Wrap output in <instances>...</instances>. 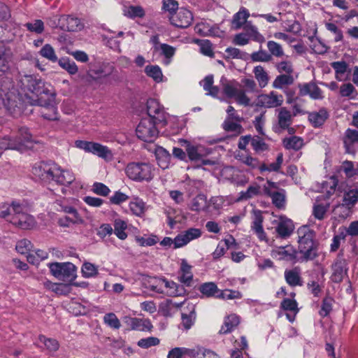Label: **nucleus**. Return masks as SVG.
Segmentation results:
<instances>
[{
	"label": "nucleus",
	"mask_w": 358,
	"mask_h": 358,
	"mask_svg": "<svg viewBox=\"0 0 358 358\" xmlns=\"http://www.w3.org/2000/svg\"><path fill=\"white\" fill-rule=\"evenodd\" d=\"M259 185H250L245 192H241L238 200H247L259 194Z\"/></svg>",
	"instance_id": "e2e57ef3"
},
{
	"label": "nucleus",
	"mask_w": 358,
	"mask_h": 358,
	"mask_svg": "<svg viewBox=\"0 0 358 358\" xmlns=\"http://www.w3.org/2000/svg\"><path fill=\"white\" fill-rule=\"evenodd\" d=\"M253 73L261 88L265 87L268 85L269 76L263 66L260 65L255 66L253 69Z\"/></svg>",
	"instance_id": "ea45409f"
},
{
	"label": "nucleus",
	"mask_w": 358,
	"mask_h": 358,
	"mask_svg": "<svg viewBox=\"0 0 358 358\" xmlns=\"http://www.w3.org/2000/svg\"><path fill=\"white\" fill-rule=\"evenodd\" d=\"M282 162L283 155L282 153H279L277 156L276 161L275 162L271 163L268 166L264 164L261 167V170L268 171H278L281 167Z\"/></svg>",
	"instance_id": "69168bd1"
},
{
	"label": "nucleus",
	"mask_w": 358,
	"mask_h": 358,
	"mask_svg": "<svg viewBox=\"0 0 358 358\" xmlns=\"http://www.w3.org/2000/svg\"><path fill=\"white\" fill-rule=\"evenodd\" d=\"M81 270L85 278H92L98 274V267L90 262L84 263Z\"/></svg>",
	"instance_id": "bf43d9fd"
},
{
	"label": "nucleus",
	"mask_w": 358,
	"mask_h": 358,
	"mask_svg": "<svg viewBox=\"0 0 358 358\" xmlns=\"http://www.w3.org/2000/svg\"><path fill=\"white\" fill-rule=\"evenodd\" d=\"M20 83H22V88L24 91L27 90L31 92L35 97H31L27 94L23 97L22 94L17 92L8 80H4L1 85V90L2 92H4L3 102L5 108L13 117H16L21 113L23 103H28L27 97L38 99L41 98L42 96H41L43 94L52 95L48 87L45 86V83L36 76L24 75L20 78Z\"/></svg>",
	"instance_id": "f257e3e1"
},
{
	"label": "nucleus",
	"mask_w": 358,
	"mask_h": 358,
	"mask_svg": "<svg viewBox=\"0 0 358 358\" xmlns=\"http://www.w3.org/2000/svg\"><path fill=\"white\" fill-rule=\"evenodd\" d=\"M146 75L152 78L155 82L162 81L163 74L161 69L157 65H148L145 68Z\"/></svg>",
	"instance_id": "49530a36"
},
{
	"label": "nucleus",
	"mask_w": 358,
	"mask_h": 358,
	"mask_svg": "<svg viewBox=\"0 0 358 358\" xmlns=\"http://www.w3.org/2000/svg\"><path fill=\"white\" fill-rule=\"evenodd\" d=\"M213 76L208 75L201 81L203 90L206 92L207 95L217 96L219 93V89L217 86L213 85Z\"/></svg>",
	"instance_id": "37998d69"
},
{
	"label": "nucleus",
	"mask_w": 358,
	"mask_h": 358,
	"mask_svg": "<svg viewBox=\"0 0 358 358\" xmlns=\"http://www.w3.org/2000/svg\"><path fill=\"white\" fill-rule=\"evenodd\" d=\"M20 143H16L13 138L4 136L0 137V150H5L7 149L19 150Z\"/></svg>",
	"instance_id": "6e6d98bb"
},
{
	"label": "nucleus",
	"mask_w": 358,
	"mask_h": 358,
	"mask_svg": "<svg viewBox=\"0 0 358 358\" xmlns=\"http://www.w3.org/2000/svg\"><path fill=\"white\" fill-rule=\"evenodd\" d=\"M280 308L284 310L293 312L294 315L299 312L298 303L294 299H284L280 303Z\"/></svg>",
	"instance_id": "13d9d810"
},
{
	"label": "nucleus",
	"mask_w": 358,
	"mask_h": 358,
	"mask_svg": "<svg viewBox=\"0 0 358 358\" xmlns=\"http://www.w3.org/2000/svg\"><path fill=\"white\" fill-rule=\"evenodd\" d=\"M298 252L302 255L301 261L308 262L318 257L319 243L315 239V232L306 226L299 228Z\"/></svg>",
	"instance_id": "7ed1b4c3"
},
{
	"label": "nucleus",
	"mask_w": 358,
	"mask_h": 358,
	"mask_svg": "<svg viewBox=\"0 0 358 358\" xmlns=\"http://www.w3.org/2000/svg\"><path fill=\"white\" fill-rule=\"evenodd\" d=\"M268 186H264V194L271 197L272 203L278 209H282L285 206L286 203V192L283 189H280L279 191L273 190L277 189V185L271 181L267 182Z\"/></svg>",
	"instance_id": "4468645a"
},
{
	"label": "nucleus",
	"mask_w": 358,
	"mask_h": 358,
	"mask_svg": "<svg viewBox=\"0 0 358 358\" xmlns=\"http://www.w3.org/2000/svg\"><path fill=\"white\" fill-rule=\"evenodd\" d=\"M202 234L201 230L197 228H189L179 234L174 238V248L186 245L191 241L199 238Z\"/></svg>",
	"instance_id": "aec40b11"
},
{
	"label": "nucleus",
	"mask_w": 358,
	"mask_h": 358,
	"mask_svg": "<svg viewBox=\"0 0 358 358\" xmlns=\"http://www.w3.org/2000/svg\"><path fill=\"white\" fill-rule=\"evenodd\" d=\"M150 289L157 293H166L170 296H182L185 289L182 285L166 278H154L150 282Z\"/></svg>",
	"instance_id": "39448f33"
},
{
	"label": "nucleus",
	"mask_w": 358,
	"mask_h": 358,
	"mask_svg": "<svg viewBox=\"0 0 358 358\" xmlns=\"http://www.w3.org/2000/svg\"><path fill=\"white\" fill-rule=\"evenodd\" d=\"M147 111L149 116L148 118H150L155 123L166 124V113L157 100L149 99L147 101Z\"/></svg>",
	"instance_id": "2eb2a0df"
},
{
	"label": "nucleus",
	"mask_w": 358,
	"mask_h": 358,
	"mask_svg": "<svg viewBox=\"0 0 358 358\" xmlns=\"http://www.w3.org/2000/svg\"><path fill=\"white\" fill-rule=\"evenodd\" d=\"M124 14L129 18L143 17L145 15V11L140 6H130L124 10Z\"/></svg>",
	"instance_id": "3c124183"
},
{
	"label": "nucleus",
	"mask_w": 358,
	"mask_h": 358,
	"mask_svg": "<svg viewBox=\"0 0 358 358\" xmlns=\"http://www.w3.org/2000/svg\"><path fill=\"white\" fill-rule=\"evenodd\" d=\"M299 94L308 95L312 99L321 100L324 99L322 90L313 82L299 85Z\"/></svg>",
	"instance_id": "b1692460"
},
{
	"label": "nucleus",
	"mask_w": 358,
	"mask_h": 358,
	"mask_svg": "<svg viewBox=\"0 0 358 358\" xmlns=\"http://www.w3.org/2000/svg\"><path fill=\"white\" fill-rule=\"evenodd\" d=\"M343 144L345 152L355 154L358 150V130L348 129L344 134Z\"/></svg>",
	"instance_id": "412c9836"
},
{
	"label": "nucleus",
	"mask_w": 358,
	"mask_h": 358,
	"mask_svg": "<svg viewBox=\"0 0 358 358\" xmlns=\"http://www.w3.org/2000/svg\"><path fill=\"white\" fill-rule=\"evenodd\" d=\"M32 173L45 183L69 186L74 180L73 173L64 170L53 162H40L34 164Z\"/></svg>",
	"instance_id": "f03ea898"
},
{
	"label": "nucleus",
	"mask_w": 358,
	"mask_h": 358,
	"mask_svg": "<svg viewBox=\"0 0 358 358\" xmlns=\"http://www.w3.org/2000/svg\"><path fill=\"white\" fill-rule=\"evenodd\" d=\"M358 201V189L357 187H349L345 189L343 203L337 205L334 211L336 214L338 211L343 210V214L340 217L345 218L349 214L350 209L352 208Z\"/></svg>",
	"instance_id": "9b49d317"
},
{
	"label": "nucleus",
	"mask_w": 358,
	"mask_h": 358,
	"mask_svg": "<svg viewBox=\"0 0 358 358\" xmlns=\"http://www.w3.org/2000/svg\"><path fill=\"white\" fill-rule=\"evenodd\" d=\"M341 170L343 171L347 178H352L356 176L355 165L351 161H344L341 166Z\"/></svg>",
	"instance_id": "680f3d73"
},
{
	"label": "nucleus",
	"mask_w": 358,
	"mask_h": 358,
	"mask_svg": "<svg viewBox=\"0 0 358 358\" xmlns=\"http://www.w3.org/2000/svg\"><path fill=\"white\" fill-rule=\"evenodd\" d=\"M199 291L202 294V297L206 298H219L220 294V290L217 285L213 282L201 284L199 287Z\"/></svg>",
	"instance_id": "c9c22d12"
},
{
	"label": "nucleus",
	"mask_w": 358,
	"mask_h": 358,
	"mask_svg": "<svg viewBox=\"0 0 358 358\" xmlns=\"http://www.w3.org/2000/svg\"><path fill=\"white\" fill-rule=\"evenodd\" d=\"M195 305L188 303L181 314L182 324L185 329H189L196 319Z\"/></svg>",
	"instance_id": "c756f323"
},
{
	"label": "nucleus",
	"mask_w": 358,
	"mask_h": 358,
	"mask_svg": "<svg viewBox=\"0 0 358 358\" xmlns=\"http://www.w3.org/2000/svg\"><path fill=\"white\" fill-rule=\"evenodd\" d=\"M277 123L273 126L275 132H280L288 128L293 122L296 113H292L286 107H281L277 110Z\"/></svg>",
	"instance_id": "a211bd4d"
},
{
	"label": "nucleus",
	"mask_w": 358,
	"mask_h": 358,
	"mask_svg": "<svg viewBox=\"0 0 358 358\" xmlns=\"http://www.w3.org/2000/svg\"><path fill=\"white\" fill-rule=\"evenodd\" d=\"M39 341L44 344L45 347L49 351H57L59 349V345L57 340L53 338H46L45 336H39Z\"/></svg>",
	"instance_id": "052dcab7"
},
{
	"label": "nucleus",
	"mask_w": 358,
	"mask_h": 358,
	"mask_svg": "<svg viewBox=\"0 0 358 358\" xmlns=\"http://www.w3.org/2000/svg\"><path fill=\"white\" fill-rule=\"evenodd\" d=\"M294 229L293 222L287 218L280 217V221L275 227V231L280 238L289 237Z\"/></svg>",
	"instance_id": "7c9ffc66"
},
{
	"label": "nucleus",
	"mask_w": 358,
	"mask_h": 358,
	"mask_svg": "<svg viewBox=\"0 0 358 358\" xmlns=\"http://www.w3.org/2000/svg\"><path fill=\"white\" fill-rule=\"evenodd\" d=\"M55 204L59 207L57 209L58 211H62L73 216V224H79L83 222L82 217L80 215L76 208L69 205L67 200H57Z\"/></svg>",
	"instance_id": "bb28decb"
},
{
	"label": "nucleus",
	"mask_w": 358,
	"mask_h": 358,
	"mask_svg": "<svg viewBox=\"0 0 358 358\" xmlns=\"http://www.w3.org/2000/svg\"><path fill=\"white\" fill-rule=\"evenodd\" d=\"M329 112L325 108H321L318 111L308 113V120L315 128L322 127L329 118Z\"/></svg>",
	"instance_id": "cd10ccee"
},
{
	"label": "nucleus",
	"mask_w": 358,
	"mask_h": 358,
	"mask_svg": "<svg viewBox=\"0 0 358 358\" xmlns=\"http://www.w3.org/2000/svg\"><path fill=\"white\" fill-rule=\"evenodd\" d=\"M27 99L30 105L40 107L38 113L43 118L51 121L58 120L57 108L54 103L53 98L43 100V97L38 99L27 97Z\"/></svg>",
	"instance_id": "423d86ee"
},
{
	"label": "nucleus",
	"mask_w": 358,
	"mask_h": 358,
	"mask_svg": "<svg viewBox=\"0 0 358 358\" xmlns=\"http://www.w3.org/2000/svg\"><path fill=\"white\" fill-rule=\"evenodd\" d=\"M127 227V223L124 221L120 219H116L114 222L113 232L118 238L124 240L127 237V234L125 232Z\"/></svg>",
	"instance_id": "09e8293b"
},
{
	"label": "nucleus",
	"mask_w": 358,
	"mask_h": 358,
	"mask_svg": "<svg viewBox=\"0 0 358 358\" xmlns=\"http://www.w3.org/2000/svg\"><path fill=\"white\" fill-rule=\"evenodd\" d=\"M56 26L65 31H78L83 28L80 20L76 17L63 15L57 18Z\"/></svg>",
	"instance_id": "dca6fc26"
},
{
	"label": "nucleus",
	"mask_w": 358,
	"mask_h": 358,
	"mask_svg": "<svg viewBox=\"0 0 358 358\" xmlns=\"http://www.w3.org/2000/svg\"><path fill=\"white\" fill-rule=\"evenodd\" d=\"M40 55L52 62L58 61L54 48L50 44H45L39 51Z\"/></svg>",
	"instance_id": "603ef678"
},
{
	"label": "nucleus",
	"mask_w": 358,
	"mask_h": 358,
	"mask_svg": "<svg viewBox=\"0 0 358 358\" xmlns=\"http://www.w3.org/2000/svg\"><path fill=\"white\" fill-rule=\"evenodd\" d=\"M131 328L137 331H150L152 325L149 320L134 318L131 320Z\"/></svg>",
	"instance_id": "de8ad7c7"
},
{
	"label": "nucleus",
	"mask_w": 358,
	"mask_h": 358,
	"mask_svg": "<svg viewBox=\"0 0 358 358\" xmlns=\"http://www.w3.org/2000/svg\"><path fill=\"white\" fill-rule=\"evenodd\" d=\"M282 145L286 150L299 151L303 147L304 140L297 136L285 137L282 139Z\"/></svg>",
	"instance_id": "473e14b6"
},
{
	"label": "nucleus",
	"mask_w": 358,
	"mask_h": 358,
	"mask_svg": "<svg viewBox=\"0 0 358 358\" xmlns=\"http://www.w3.org/2000/svg\"><path fill=\"white\" fill-rule=\"evenodd\" d=\"M250 16L248 10L245 8H241L238 12L235 13L232 19V25L236 29H238L248 22L247 20Z\"/></svg>",
	"instance_id": "4c0bfd02"
},
{
	"label": "nucleus",
	"mask_w": 358,
	"mask_h": 358,
	"mask_svg": "<svg viewBox=\"0 0 358 358\" xmlns=\"http://www.w3.org/2000/svg\"><path fill=\"white\" fill-rule=\"evenodd\" d=\"M185 144V151L188 159L194 162H201L203 165L213 164L210 160L205 159V157L209 154L208 149L201 145H194L187 140H182Z\"/></svg>",
	"instance_id": "9d476101"
},
{
	"label": "nucleus",
	"mask_w": 358,
	"mask_h": 358,
	"mask_svg": "<svg viewBox=\"0 0 358 358\" xmlns=\"http://www.w3.org/2000/svg\"><path fill=\"white\" fill-rule=\"evenodd\" d=\"M32 138L31 134L29 133L27 127H22L19 129L18 136L13 138L16 143H20L19 150L23 146L28 147V143H31Z\"/></svg>",
	"instance_id": "a19ab883"
},
{
	"label": "nucleus",
	"mask_w": 358,
	"mask_h": 358,
	"mask_svg": "<svg viewBox=\"0 0 358 358\" xmlns=\"http://www.w3.org/2000/svg\"><path fill=\"white\" fill-rule=\"evenodd\" d=\"M223 93L228 98H234L237 103L244 106L250 105V99L246 95L245 91L240 88L239 84L236 81H226L222 84Z\"/></svg>",
	"instance_id": "6e6552de"
},
{
	"label": "nucleus",
	"mask_w": 358,
	"mask_h": 358,
	"mask_svg": "<svg viewBox=\"0 0 358 358\" xmlns=\"http://www.w3.org/2000/svg\"><path fill=\"white\" fill-rule=\"evenodd\" d=\"M285 282L292 287L302 286L303 284L301 277V269L299 266H295L291 269H286L284 272Z\"/></svg>",
	"instance_id": "a878e982"
},
{
	"label": "nucleus",
	"mask_w": 358,
	"mask_h": 358,
	"mask_svg": "<svg viewBox=\"0 0 358 358\" xmlns=\"http://www.w3.org/2000/svg\"><path fill=\"white\" fill-rule=\"evenodd\" d=\"M294 81L293 75L280 74L273 80L272 86L275 89H282L285 86L292 85Z\"/></svg>",
	"instance_id": "79ce46f5"
},
{
	"label": "nucleus",
	"mask_w": 358,
	"mask_h": 358,
	"mask_svg": "<svg viewBox=\"0 0 358 358\" xmlns=\"http://www.w3.org/2000/svg\"><path fill=\"white\" fill-rule=\"evenodd\" d=\"M192 266L188 264L186 260L183 259L181 263L179 271V280L186 286H190L193 279V274L191 271Z\"/></svg>",
	"instance_id": "f704fd0d"
},
{
	"label": "nucleus",
	"mask_w": 358,
	"mask_h": 358,
	"mask_svg": "<svg viewBox=\"0 0 358 358\" xmlns=\"http://www.w3.org/2000/svg\"><path fill=\"white\" fill-rule=\"evenodd\" d=\"M152 165L145 162H130L125 168L127 176L138 182L150 181L154 177Z\"/></svg>",
	"instance_id": "20e7f679"
},
{
	"label": "nucleus",
	"mask_w": 358,
	"mask_h": 358,
	"mask_svg": "<svg viewBox=\"0 0 358 358\" xmlns=\"http://www.w3.org/2000/svg\"><path fill=\"white\" fill-rule=\"evenodd\" d=\"M207 207L206 196L203 194H199L193 199L190 208L194 211H201L206 210Z\"/></svg>",
	"instance_id": "8fccbe9b"
},
{
	"label": "nucleus",
	"mask_w": 358,
	"mask_h": 358,
	"mask_svg": "<svg viewBox=\"0 0 358 358\" xmlns=\"http://www.w3.org/2000/svg\"><path fill=\"white\" fill-rule=\"evenodd\" d=\"M171 24L179 28H187L192 22L193 15L186 8H180L174 15L169 17Z\"/></svg>",
	"instance_id": "6ab92c4d"
},
{
	"label": "nucleus",
	"mask_w": 358,
	"mask_h": 358,
	"mask_svg": "<svg viewBox=\"0 0 358 358\" xmlns=\"http://www.w3.org/2000/svg\"><path fill=\"white\" fill-rule=\"evenodd\" d=\"M243 29L249 39L252 40L255 42L262 43L265 41V38L262 34H261L257 28L252 25L251 22H247L244 27Z\"/></svg>",
	"instance_id": "e433bc0d"
},
{
	"label": "nucleus",
	"mask_w": 358,
	"mask_h": 358,
	"mask_svg": "<svg viewBox=\"0 0 358 358\" xmlns=\"http://www.w3.org/2000/svg\"><path fill=\"white\" fill-rule=\"evenodd\" d=\"M159 344V339L157 337H148L140 339L137 345L142 348L147 349L152 346H156Z\"/></svg>",
	"instance_id": "774afa93"
},
{
	"label": "nucleus",
	"mask_w": 358,
	"mask_h": 358,
	"mask_svg": "<svg viewBox=\"0 0 358 358\" xmlns=\"http://www.w3.org/2000/svg\"><path fill=\"white\" fill-rule=\"evenodd\" d=\"M297 251L292 245L278 247L271 251L273 257L278 260L294 262L296 260Z\"/></svg>",
	"instance_id": "4be33fe9"
},
{
	"label": "nucleus",
	"mask_w": 358,
	"mask_h": 358,
	"mask_svg": "<svg viewBox=\"0 0 358 358\" xmlns=\"http://www.w3.org/2000/svg\"><path fill=\"white\" fill-rule=\"evenodd\" d=\"M49 268L51 273L59 280L71 282L76 277V267L72 263H51Z\"/></svg>",
	"instance_id": "0eeeda50"
},
{
	"label": "nucleus",
	"mask_w": 358,
	"mask_h": 358,
	"mask_svg": "<svg viewBox=\"0 0 358 358\" xmlns=\"http://www.w3.org/2000/svg\"><path fill=\"white\" fill-rule=\"evenodd\" d=\"M159 50L161 51V55L165 57V63L169 64L176 53V48L166 43H162L159 45Z\"/></svg>",
	"instance_id": "864d4df0"
},
{
	"label": "nucleus",
	"mask_w": 358,
	"mask_h": 358,
	"mask_svg": "<svg viewBox=\"0 0 358 358\" xmlns=\"http://www.w3.org/2000/svg\"><path fill=\"white\" fill-rule=\"evenodd\" d=\"M155 155L158 165L163 169H167L171 159L169 152L160 147L156 150Z\"/></svg>",
	"instance_id": "58836bf2"
},
{
	"label": "nucleus",
	"mask_w": 358,
	"mask_h": 358,
	"mask_svg": "<svg viewBox=\"0 0 358 358\" xmlns=\"http://www.w3.org/2000/svg\"><path fill=\"white\" fill-rule=\"evenodd\" d=\"M114 70L115 67L112 65L91 62L88 65L87 76L89 80L96 82L110 75Z\"/></svg>",
	"instance_id": "ddd939ff"
},
{
	"label": "nucleus",
	"mask_w": 358,
	"mask_h": 358,
	"mask_svg": "<svg viewBox=\"0 0 358 358\" xmlns=\"http://www.w3.org/2000/svg\"><path fill=\"white\" fill-rule=\"evenodd\" d=\"M250 57L252 62H270L272 59V57L269 53L262 50L252 52L250 55Z\"/></svg>",
	"instance_id": "0e129e2a"
},
{
	"label": "nucleus",
	"mask_w": 358,
	"mask_h": 358,
	"mask_svg": "<svg viewBox=\"0 0 358 358\" xmlns=\"http://www.w3.org/2000/svg\"><path fill=\"white\" fill-rule=\"evenodd\" d=\"M76 145L78 148L86 152H92L103 159H106L112 157V152L108 148L100 143L86 141H76Z\"/></svg>",
	"instance_id": "f8f14e48"
},
{
	"label": "nucleus",
	"mask_w": 358,
	"mask_h": 358,
	"mask_svg": "<svg viewBox=\"0 0 358 358\" xmlns=\"http://www.w3.org/2000/svg\"><path fill=\"white\" fill-rule=\"evenodd\" d=\"M254 217L253 221L252 224V229L255 231V233L258 236L259 239L260 241H265L266 240V233L264 231L262 223L264 220V217L262 215V212L258 210H255L253 211Z\"/></svg>",
	"instance_id": "c85d7f7f"
},
{
	"label": "nucleus",
	"mask_w": 358,
	"mask_h": 358,
	"mask_svg": "<svg viewBox=\"0 0 358 358\" xmlns=\"http://www.w3.org/2000/svg\"><path fill=\"white\" fill-rule=\"evenodd\" d=\"M251 145L256 152H260L268 149V145L259 136H252Z\"/></svg>",
	"instance_id": "4d7b16f0"
},
{
	"label": "nucleus",
	"mask_w": 358,
	"mask_h": 358,
	"mask_svg": "<svg viewBox=\"0 0 358 358\" xmlns=\"http://www.w3.org/2000/svg\"><path fill=\"white\" fill-rule=\"evenodd\" d=\"M10 50L3 43H0V76L9 69L10 61Z\"/></svg>",
	"instance_id": "2f4dec72"
},
{
	"label": "nucleus",
	"mask_w": 358,
	"mask_h": 358,
	"mask_svg": "<svg viewBox=\"0 0 358 358\" xmlns=\"http://www.w3.org/2000/svg\"><path fill=\"white\" fill-rule=\"evenodd\" d=\"M267 48L271 57H282L285 55L281 45L273 41H268L267 42Z\"/></svg>",
	"instance_id": "5fc2aeb1"
},
{
	"label": "nucleus",
	"mask_w": 358,
	"mask_h": 358,
	"mask_svg": "<svg viewBox=\"0 0 358 358\" xmlns=\"http://www.w3.org/2000/svg\"><path fill=\"white\" fill-rule=\"evenodd\" d=\"M27 29L36 34H41L44 31V23L41 20H35L31 22H27L24 24Z\"/></svg>",
	"instance_id": "338daca9"
},
{
	"label": "nucleus",
	"mask_w": 358,
	"mask_h": 358,
	"mask_svg": "<svg viewBox=\"0 0 358 358\" xmlns=\"http://www.w3.org/2000/svg\"><path fill=\"white\" fill-rule=\"evenodd\" d=\"M157 124L150 118H143L136 129L137 137L145 142H153L159 133Z\"/></svg>",
	"instance_id": "1a4fd4ad"
},
{
	"label": "nucleus",
	"mask_w": 358,
	"mask_h": 358,
	"mask_svg": "<svg viewBox=\"0 0 358 358\" xmlns=\"http://www.w3.org/2000/svg\"><path fill=\"white\" fill-rule=\"evenodd\" d=\"M348 263L342 255H338L331 265V280L335 283H340L348 273Z\"/></svg>",
	"instance_id": "f3484780"
},
{
	"label": "nucleus",
	"mask_w": 358,
	"mask_h": 358,
	"mask_svg": "<svg viewBox=\"0 0 358 358\" xmlns=\"http://www.w3.org/2000/svg\"><path fill=\"white\" fill-rule=\"evenodd\" d=\"M58 64L60 67L66 71L71 75H75L78 71L76 64L68 57H62L58 59Z\"/></svg>",
	"instance_id": "c03bdc74"
},
{
	"label": "nucleus",
	"mask_w": 358,
	"mask_h": 358,
	"mask_svg": "<svg viewBox=\"0 0 358 358\" xmlns=\"http://www.w3.org/2000/svg\"><path fill=\"white\" fill-rule=\"evenodd\" d=\"M9 221L13 224L24 230L31 229L35 227L36 224L34 217L26 212L20 214L17 217H12Z\"/></svg>",
	"instance_id": "393cba45"
},
{
	"label": "nucleus",
	"mask_w": 358,
	"mask_h": 358,
	"mask_svg": "<svg viewBox=\"0 0 358 358\" xmlns=\"http://www.w3.org/2000/svg\"><path fill=\"white\" fill-rule=\"evenodd\" d=\"M274 66L280 74L293 75L294 66L291 61L282 60L276 62Z\"/></svg>",
	"instance_id": "a18cd8bd"
},
{
	"label": "nucleus",
	"mask_w": 358,
	"mask_h": 358,
	"mask_svg": "<svg viewBox=\"0 0 358 358\" xmlns=\"http://www.w3.org/2000/svg\"><path fill=\"white\" fill-rule=\"evenodd\" d=\"M284 99L282 94H278L274 91L268 94H262L259 96L260 105L264 108H276L280 106Z\"/></svg>",
	"instance_id": "5701e85b"
},
{
	"label": "nucleus",
	"mask_w": 358,
	"mask_h": 358,
	"mask_svg": "<svg viewBox=\"0 0 358 358\" xmlns=\"http://www.w3.org/2000/svg\"><path fill=\"white\" fill-rule=\"evenodd\" d=\"M240 323L239 317L235 314H231L226 317L222 325L219 334H227L231 332Z\"/></svg>",
	"instance_id": "72a5a7b5"
}]
</instances>
